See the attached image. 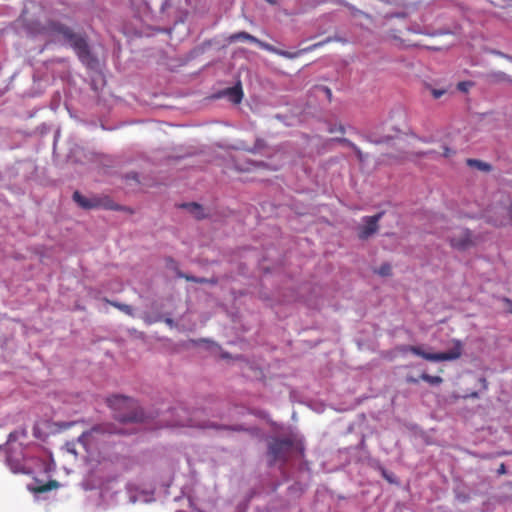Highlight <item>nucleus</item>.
<instances>
[{"label": "nucleus", "instance_id": "nucleus-37", "mask_svg": "<svg viewBox=\"0 0 512 512\" xmlns=\"http://www.w3.org/2000/svg\"><path fill=\"white\" fill-rule=\"evenodd\" d=\"M383 476L389 481V482H392V480L387 476L386 472L383 471Z\"/></svg>", "mask_w": 512, "mask_h": 512}, {"label": "nucleus", "instance_id": "nucleus-13", "mask_svg": "<svg viewBox=\"0 0 512 512\" xmlns=\"http://www.w3.org/2000/svg\"><path fill=\"white\" fill-rule=\"evenodd\" d=\"M59 487V482L56 480H49L47 483L38 485L33 488L35 493H44L51 491L53 489H57Z\"/></svg>", "mask_w": 512, "mask_h": 512}, {"label": "nucleus", "instance_id": "nucleus-14", "mask_svg": "<svg viewBox=\"0 0 512 512\" xmlns=\"http://www.w3.org/2000/svg\"><path fill=\"white\" fill-rule=\"evenodd\" d=\"M105 301L107 303H109L110 305H112L113 307L119 309L120 311H122L126 315L131 316V317L134 316V310H133V308L130 305L123 304V303H120V302H117V301H111V300H108V299H105Z\"/></svg>", "mask_w": 512, "mask_h": 512}, {"label": "nucleus", "instance_id": "nucleus-3", "mask_svg": "<svg viewBox=\"0 0 512 512\" xmlns=\"http://www.w3.org/2000/svg\"><path fill=\"white\" fill-rule=\"evenodd\" d=\"M294 441L291 438H273L268 444L269 465L277 462L285 464L293 451Z\"/></svg>", "mask_w": 512, "mask_h": 512}, {"label": "nucleus", "instance_id": "nucleus-6", "mask_svg": "<svg viewBox=\"0 0 512 512\" xmlns=\"http://www.w3.org/2000/svg\"><path fill=\"white\" fill-rule=\"evenodd\" d=\"M228 41H229V43H234L237 41H249L251 43L256 44L259 48H261L265 51H268V52L276 54V55H278V53H279V49L276 48L275 46H273L269 43H266L264 41H261L260 39L256 38L255 36L245 32V31L237 32V33L230 35L228 38Z\"/></svg>", "mask_w": 512, "mask_h": 512}, {"label": "nucleus", "instance_id": "nucleus-18", "mask_svg": "<svg viewBox=\"0 0 512 512\" xmlns=\"http://www.w3.org/2000/svg\"><path fill=\"white\" fill-rule=\"evenodd\" d=\"M489 78L493 82H511L512 79L504 72H496L489 75Z\"/></svg>", "mask_w": 512, "mask_h": 512}, {"label": "nucleus", "instance_id": "nucleus-33", "mask_svg": "<svg viewBox=\"0 0 512 512\" xmlns=\"http://www.w3.org/2000/svg\"><path fill=\"white\" fill-rule=\"evenodd\" d=\"M507 214H508L509 220L512 222V202L510 203V205L507 209Z\"/></svg>", "mask_w": 512, "mask_h": 512}, {"label": "nucleus", "instance_id": "nucleus-23", "mask_svg": "<svg viewBox=\"0 0 512 512\" xmlns=\"http://www.w3.org/2000/svg\"><path fill=\"white\" fill-rule=\"evenodd\" d=\"M471 85V82H459L457 88L462 92H467Z\"/></svg>", "mask_w": 512, "mask_h": 512}, {"label": "nucleus", "instance_id": "nucleus-4", "mask_svg": "<svg viewBox=\"0 0 512 512\" xmlns=\"http://www.w3.org/2000/svg\"><path fill=\"white\" fill-rule=\"evenodd\" d=\"M407 351L413 353L414 355L420 356L428 361H451L456 360L462 355V344L459 340L454 342V347L447 352H439V353H429L425 352L420 346H408L406 348Z\"/></svg>", "mask_w": 512, "mask_h": 512}, {"label": "nucleus", "instance_id": "nucleus-42", "mask_svg": "<svg viewBox=\"0 0 512 512\" xmlns=\"http://www.w3.org/2000/svg\"><path fill=\"white\" fill-rule=\"evenodd\" d=\"M501 2H502L503 4H506V3H508V2H509V0H501Z\"/></svg>", "mask_w": 512, "mask_h": 512}, {"label": "nucleus", "instance_id": "nucleus-26", "mask_svg": "<svg viewBox=\"0 0 512 512\" xmlns=\"http://www.w3.org/2000/svg\"><path fill=\"white\" fill-rule=\"evenodd\" d=\"M454 153L455 152L452 149H450L449 147H447V146L443 147V156L444 157L448 158V157L452 156Z\"/></svg>", "mask_w": 512, "mask_h": 512}, {"label": "nucleus", "instance_id": "nucleus-16", "mask_svg": "<svg viewBox=\"0 0 512 512\" xmlns=\"http://www.w3.org/2000/svg\"><path fill=\"white\" fill-rule=\"evenodd\" d=\"M178 277L179 278H184L185 280H187L189 282L200 283V284H203V283L215 284V283H217V281L214 280V279L208 280L206 278H198V277H195V276L184 274L182 272H178Z\"/></svg>", "mask_w": 512, "mask_h": 512}, {"label": "nucleus", "instance_id": "nucleus-34", "mask_svg": "<svg viewBox=\"0 0 512 512\" xmlns=\"http://www.w3.org/2000/svg\"><path fill=\"white\" fill-rule=\"evenodd\" d=\"M105 207L108 208V209H112V210H119V206L118 205L107 204V205H105Z\"/></svg>", "mask_w": 512, "mask_h": 512}, {"label": "nucleus", "instance_id": "nucleus-29", "mask_svg": "<svg viewBox=\"0 0 512 512\" xmlns=\"http://www.w3.org/2000/svg\"><path fill=\"white\" fill-rule=\"evenodd\" d=\"M503 302L508 305V307H509L508 311H509V313L512 314V300L505 297V298H503Z\"/></svg>", "mask_w": 512, "mask_h": 512}, {"label": "nucleus", "instance_id": "nucleus-10", "mask_svg": "<svg viewBox=\"0 0 512 512\" xmlns=\"http://www.w3.org/2000/svg\"><path fill=\"white\" fill-rule=\"evenodd\" d=\"M73 200L84 209H92L99 207L101 201L97 198H87L83 196L79 191L73 193Z\"/></svg>", "mask_w": 512, "mask_h": 512}, {"label": "nucleus", "instance_id": "nucleus-15", "mask_svg": "<svg viewBox=\"0 0 512 512\" xmlns=\"http://www.w3.org/2000/svg\"><path fill=\"white\" fill-rule=\"evenodd\" d=\"M183 207L187 208L197 219H202L205 217L203 208L197 203H189L183 205Z\"/></svg>", "mask_w": 512, "mask_h": 512}, {"label": "nucleus", "instance_id": "nucleus-12", "mask_svg": "<svg viewBox=\"0 0 512 512\" xmlns=\"http://www.w3.org/2000/svg\"><path fill=\"white\" fill-rule=\"evenodd\" d=\"M466 163L469 167L476 168L484 172H489L491 170V165L481 160L470 158L466 160Z\"/></svg>", "mask_w": 512, "mask_h": 512}, {"label": "nucleus", "instance_id": "nucleus-36", "mask_svg": "<svg viewBox=\"0 0 512 512\" xmlns=\"http://www.w3.org/2000/svg\"><path fill=\"white\" fill-rule=\"evenodd\" d=\"M432 153H433V151H428V152H423V153H421L420 155H421V156H427V155H430V154H432Z\"/></svg>", "mask_w": 512, "mask_h": 512}, {"label": "nucleus", "instance_id": "nucleus-5", "mask_svg": "<svg viewBox=\"0 0 512 512\" xmlns=\"http://www.w3.org/2000/svg\"><path fill=\"white\" fill-rule=\"evenodd\" d=\"M172 413L176 415V419L169 422L171 427H199L208 428V425L196 422L190 415V412L184 407L173 408Z\"/></svg>", "mask_w": 512, "mask_h": 512}, {"label": "nucleus", "instance_id": "nucleus-1", "mask_svg": "<svg viewBox=\"0 0 512 512\" xmlns=\"http://www.w3.org/2000/svg\"><path fill=\"white\" fill-rule=\"evenodd\" d=\"M51 30L69 43L82 63L89 65L93 61L89 45L83 35L75 33L71 28L60 23L52 24Z\"/></svg>", "mask_w": 512, "mask_h": 512}, {"label": "nucleus", "instance_id": "nucleus-35", "mask_svg": "<svg viewBox=\"0 0 512 512\" xmlns=\"http://www.w3.org/2000/svg\"><path fill=\"white\" fill-rule=\"evenodd\" d=\"M325 91H326V96H328V98L330 99L331 98V90L329 88H325Z\"/></svg>", "mask_w": 512, "mask_h": 512}, {"label": "nucleus", "instance_id": "nucleus-32", "mask_svg": "<svg viewBox=\"0 0 512 512\" xmlns=\"http://www.w3.org/2000/svg\"><path fill=\"white\" fill-rule=\"evenodd\" d=\"M8 463H9V465H10V467H11V469H12V471H13L14 473H19V472L21 471V470L19 469V466H18V465H16V466H13V465H12V461H11V459H8Z\"/></svg>", "mask_w": 512, "mask_h": 512}, {"label": "nucleus", "instance_id": "nucleus-8", "mask_svg": "<svg viewBox=\"0 0 512 512\" xmlns=\"http://www.w3.org/2000/svg\"><path fill=\"white\" fill-rule=\"evenodd\" d=\"M383 212H379L373 216H366L363 218L364 225L359 228L358 236L360 239H368L371 235L377 232L378 222L382 218Z\"/></svg>", "mask_w": 512, "mask_h": 512}, {"label": "nucleus", "instance_id": "nucleus-22", "mask_svg": "<svg viewBox=\"0 0 512 512\" xmlns=\"http://www.w3.org/2000/svg\"><path fill=\"white\" fill-rule=\"evenodd\" d=\"M353 151L355 152L359 162H364L366 160L367 155L364 154L358 146L354 147Z\"/></svg>", "mask_w": 512, "mask_h": 512}, {"label": "nucleus", "instance_id": "nucleus-25", "mask_svg": "<svg viewBox=\"0 0 512 512\" xmlns=\"http://www.w3.org/2000/svg\"><path fill=\"white\" fill-rule=\"evenodd\" d=\"M431 94L435 99H439L442 95L445 94V90L441 89H432Z\"/></svg>", "mask_w": 512, "mask_h": 512}, {"label": "nucleus", "instance_id": "nucleus-39", "mask_svg": "<svg viewBox=\"0 0 512 512\" xmlns=\"http://www.w3.org/2000/svg\"><path fill=\"white\" fill-rule=\"evenodd\" d=\"M489 1H490V3H491V4H493V5H501L500 3H498V2H496V1H494V0H489Z\"/></svg>", "mask_w": 512, "mask_h": 512}, {"label": "nucleus", "instance_id": "nucleus-7", "mask_svg": "<svg viewBox=\"0 0 512 512\" xmlns=\"http://www.w3.org/2000/svg\"><path fill=\"white\" fill-rule=\"evenodd\" d=\"M448 239L451 246L458 250H466L474 245L472 235L468 229H457Z\"/></svg>", "mask_w": 512, "mask_h": 512}, {"label": "nucleus", "instance_id": "nucleus-38", "mask_svg": "<svg viewBox=\"0 0 512 512\" xmlns=\"http://www.w3.org/2000/svg\"><path fill=\"white\" fill-rule=\"evenodd\" d=\"M73 424H74V422L66 423V424H64V427H65V428H68V427H71Z\"/></svg>", "mask_w": 512, "mask_h": 512}, {"label": "nucleus", "instance_id": "nucleus-28", "mask_svg": "<svg viewBox=\"0 0 512 512\" xmlns=\"http://www.w3.org/2000/svg\"><path fill=\"white\" fill-rule=\"evenodd\" d=\"M496 55L500 56V57H503L505 59H507L508 61L512 62V56L510 55H507V54H504L503 52H500V51H496L494 52Z\"/></svg>", "mask_w": 512, "mask_h": 512}, {"label": "nucleus", "instance_id": "nucleus-30", "mask_svg": "<svg viewBox=\"0 0 512 512\" xmlns=\"http://www.w3.org/2000/svg\"><path fill=\"white\" fill-rule=\"evenodd\" d=\"M497 473L499 475H503L506 473V466L504 463L500 464L499 468L497 469Z\"/></svg>", "mask_w": 512, "mask_h": 512}, {"label": "nucleus", "instance_id": "nucleus-21", "mask_svg": "<svg viewBox=\"0 0 512 512\" xmlns=\"http://www.w3.org/2000/svg\"><path fill=\"white\" fill-rule=\"evenodd\" d=\"M335 141H337L340 144L350 147L352 150L354 149V147L357 146L356 144H354L352 141H350L347 138H337V139H335Z\"/></svg>", "mask_w": 512, "mask_h": 512}, {"label": "nucleus", "instance_id": "nucleus-17", "mask_svg": "<svg viewBox=\"0 0 512 512\" xmlns=\"http://www.w3.org/2000/svg\"><path fill=\"white\" fill-rule=\"evenodd\" d=\"M420 379L431 385H439L443 382V379L440 376H432L427 373H422L420 375Z\"/></svg>", "mask_w": 512, "mask_h": 512}, {"label": "nucleus", "instance_id": "nucleus-40", "mask_svg": "<svg viewBox=\"0 0 512 512\" xmlns=\"http://www.w3.org/2000/svg\"><path fill=\"white\" fill-rule=\"evenodd\" d=\"M86 434V432L82 433V435L79 437V441H81L86 436Z\"/></svg>", "mask_w": 512, "mask_h": 512}, {"label": "nucleus", "instance_id": "nucleus-31", "mask_svg": "<svg viewBox=\"0 0 512 512\" xmlns=\"http://www.w3.org/2000/svg\"><path fill=\"white\" fill-rule=\"evenodd\" d=\"M406 382L410 383V384H416V383H418V379L413 376H407Z\"/></svg>", "mask_w": 512, "mask_h": 512}, {"label": "nucleus", "instance_id": "nucleus-24", "mask_svg": "<svg viewBox=\"0 0 512 512\" xmlns=\"http://www.w3.org/2000/svg\"><path fill=\"white\" fill-rule=\"evenodd\" d=\"M167 266L173 270L176 271V273L178 274V272H181L179 269H178V266H177V263L172 259V258H168L167 259Z\"/></svg>", "mask_w": 512, "mask_h": 512}, {"label": "nucleus", "instance_id": "nucleus-20", "mask_svg": "<svg viewBox=\"0 0 512 512\" xmlns=\"http://www.w3.org/2000/svg\"><path fill=\"white\" fill-rule=\"evenodd\" d=\"M391 139H392V138H391V137H389V136L384 137V138H382V139H375V138H373V136H372V135H369V136H367V137H366V140H367V141H369V142H371V143H373V144L387 143V142H389Z\"/></svg>", "mask_w": 512, "mask_h": 512}, {"label": "nucleus", "instance_id": "nucleus-41", "mask_svg": "<svg viewBox=\"0 0 512 512\" xmlns=\"http://www.w3.org/2000/svg\"><path fill=\"white\" fill-rule=\"evenodd\" d=\"M267 2H269L270 4H275L276 1L275 0H266Z\"/></svg>", "mask_w": 512, "mask_h": 512}, {"label": "nucleus", "instance_id": "nucleus-27", "mask_svg": "<svg viewBox=\"0 0 512 512\" xmlns=\"http://www.w3.org/2000/svg\"><path fill=\"white\" fill-rule=\"evenodd\" d=\"M226 429L232 430V431H245L246 430L242 425L230 426V427H226Z\"/></svg>", "mask_w": 512, "mask_h": 512}, {"label": "nucleus", "instance_id": "nucleus-2", "mask_svg": "<svg viewBox=\"0 0 512 512\" xmlns=\"http://www.w3.org/2000/svg\"><path fill=\"white\" fill-rule=\"evenodd\" d=\"M107 404L118 412L115 417L121 422L142 421L143 414L142 412L135 411L136 402L130 397L113 395L107 398Z\"/></svg>", "mask_w": 512, "mask_h": 512}, {"label": "nucleus", "instance_id": "nucleus-11", "mask_svg": "<svg viewBox=\"0 0 512 512\" xmlns=\"http://www.w3.org/2000/svg\"><path fill=\"white\" fill-rule=\"evenodd\" d=\"M227 95L231 102H233L235 104H239L243 98V92H242L241 86L236 85L234 87L227 89Z\"/></svg>", "mask_w": 512, "mask_h": 512}, {"label": "nucleus", "instance_id": "nucleus-9", "mask_svg": "<svg viewBox=\"0 0 512 512\" xmlns=\"http://www.w3.org/2000/svg\"><path fill=\"white\" fill-rule=\"evenodd\" d=\"M338 39L337 38H334V37H327L326 39H324L323 41H320V42H317V43H314L310 46H307L305 48H302V49H299L295 52H289V51H285V50H281L279 49V53L278 55L279 56H282L284 58H287V59H295V58H298L300 57L301 55L303 54H306V53H309V52H312L320 47H323L324 45L328 44V43H331L333 41H337Z\"/></svg>", "mask_w": 512, "mask_h": 512}, {"label": "nucleus", "instance_id": "nucleus-19", "mask_svg": "<svg viewBox=\"0 0 512 512\" xmlns=\"http://www.w3.org/2000/svg\"><path fill=\"white\" fill-rule=\"evenodd\" d=\"M376 273L381 276H390L391 275V265L388 263L382 264L377 270Z\"/></svg>", "mask_w": 512, "mask_h": 512}]
</instances>
